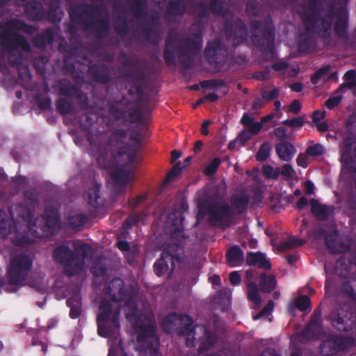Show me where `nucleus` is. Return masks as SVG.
<instances>
[{"instance_id": "nucleus-1", "label": "nucleus", "mask_w": 356, "mask_h": 356, "mask_svg": "<svg viewBox=\"0 0 356 356\" xmlns=\"http://www.w3.org/2000/svg\"><path fill=\"white\" fill-rule=\"evenodd\" d=\"M123 282L120 279L113 280L108 286V293L113 299L111 304L103 302L99 307L97 317L98 333L100 336L109 337L118 332V315L121 308L124 309L125 317L128 321H134V337L138 342L154 340V323L151 315L143 319L142 316L134 318L136 312L133 296L122 292Z\"/></svg>"}, {"instance_id": "nucleus-2", "label": "nucleus", "mask_w": 356, "mask_h": 356, "mask_svg": "<svg viewBox=\"0 0 356 356\" xmlns=\"http://www.w3.org/2000/svg\"><path fill=\"white\" fill-rule=\"evenodd\" d=\"M15 29H22V24H0V46L8 53L9 65L15 67V72L9 71L6 74V65L0 66V71L5 74L2 86L8 90L15 89L17 86H22V35Z\"/></svg>"}, {"instance_id": "nucleus-3", "label": "nucleus", "mask_w": 356, "mask_h": 356, "mask_svg": "<svg viewBox=\"0 0 356 356\" xmlns=\"http://www.w3.org/2000/svg\"><path fill=\"white\" fill-rule=\"evenodd\" d=\"M33 214L29 211L24 217V227L26 226V236L24 241L33 242L37 237L47 236L55 233L59 228L57 211L51 210L49 214L32 221Z\"/></svg>"}, {"instance_id": "nucleus-4", "label": "nucleus", "mask_w": 356, "mask_h": 356, "mask_svg": "<svg viewBox=\"0 0 356 356\" xmlns=\"http://www.w3.org/2000/svg\"><path fill=\"white\" fill-rule=\"evenodd\" d=\"M90 250L87 245H81L80 247L72 250L66 246L58 247L54 253V259L65 268L69 275H74L79 273L86 266L85 256L83 253Z\"/></svg>"}, {"instance_id": "nucleus-5", "label": "nucleus", "mask_w": 356, "mask_h": 356, "mask_svg": "<svg viewBox=\"0 0 356 356\" xmlns=\"http://www.w3.org/2000/svg\"><path fill=\"white\" fill-rule=\"evenodd\" d=\"M106 10L104 5L94 6L84 3L72 4L69 7L70 22H110L99 19Z\"/></svg>"}, {"instance_id": "nucleus-6", "label": "nucleus", "mask_w": 356, "mask_h": 356, "mask_svg": "<svg viewBox=\"0 0 356 356\" xmlns=\"http://www.w3.org/2000/svg\"><path fill=\"white\" fill-rule=\"evenodd\" d=\"M7 277L9 285L17 286L22 283V253L11 258Z\"/></svg>"}, {"instance_id": "nucleus-7", "label": "nucleus", "mask_w": 356, "mask_h": 356, "mask_svg": "<svg viewBox=\"0 0 356 356\" xmlns=\"http://www.w3.org/2000/svg\"><path fill=\"white\" fill-rule=\"evenodd\" d=\"M341 161L344 170H352L353 163L356 161V141L355 140L348 139L343 142L341 147Z\"/></svg>"}, {"instance_id": "nucleus-8", "label": "nucleus", "mask_w": 356, "mask_h": 356, "mask_svg": "<svg viewBox=\"0 0 356 356\" xmlns=\"http://www.w3.org/2000/svg\"><path fill=\"white\" fill-rule=\"evenodd\" d=\"M175 258L172 255L164 253L154 264V271L157 275L169 277L173 272Z\"/></svg>"}, {"instance_id": "nucleus-9", "label": "nucleus", "mask_w": 356, "mask_h": 356, "mask_svg": "<svg viewBox=\"0 0 356 356\" xmlns=\"http://www.w3.org/2000/svg\"><path fill=\"white\" fill-rule=\"evenodd\" d=\"M24 15L33 21H40L45 18L46 10L42 4L36 1L24 3Z\"/></svg>"}, {"instance_id": "nucleus-10", "label": "nucleus", "mask_w": 356, "mask_h": 356, "mask_svg": "<svg viewBox=\"0 0 356 356\" xmlns=\"http://www.w3.org/2000/svg\"><path fill=\"white\" fill-rule=\"evenodd\" d=\"M192 324L191 318L186 315H177L172 314L166 316L162 323L163 328L167 331H171L177 325H184L186 330H189Z\"/></svg>"}, {"instance_id": "nucleus-11", "label": "nucleus", "mask_w": 356, "mask_h": 356, "mask_svg": "<svg viewBox=\"0 0 356 356\" xmlns=\"http://www.w3.org/2000/svg\"><path fill=\"white\" fill-rule=\"evenodd\" d=\"M204 333V338L202 339L201 343L202 346L201 349H204L207 346L211 345L213 343V339L211 334H210L207 331L204 329V327L197 326L195 327V330H190L186 336V343L188 346H193L194 342V335L197 334Z\"/></svg>"}, {"instance_id": "nucleus-12", "label": "nucleus", "mask_w": 356, "mask_h": 356, "mask_svg": "<svg viewBox=\"0 0 356 356\" xmlns=\"http://www.w3.org/2000/svg\"><path fill=\"white\" fill-rule=\"evenodd\" d=\"M211 221L216 222L226 217L230 213V209L223 201L211 205L208 211Z\"/></svg>"}, {"instance_id": "nucleus-13", "label": "nucleus", "mask_w": 356, "mask_h": 356, "mask_svg": "<svg viewBox=\"0 0 356 356\" xmlns=\"http://www.w3.org/2000/svg\"><path fill=\"white\" fill-rule=\"evenodd\" d=\"M183 220L184 218L181 211H177L170 213L165 223L166 231L170 234L181 231Z\"/></svg>"}, {"instance_id": "nucleus-14", "label": "nucleus", "mask_w": 356, "mask_h": 356, "mask_svg": "<svg viewBox=\"0 0 356 356\" xmlns=\"http://www.w3.org/2000/svg\"><path fill=\"white\" fill-rule=\"evenodd\" d=\"M209 9L216 15L228 17L232 15L230 6L227 0H210Z\"/></svg>"}, {"instance_id": "nucleus-15", "label": "nucleus", "mask_w": 356, "mask_h": 356, "mask_svg": "<svg viewBox=\"0 0 356 356\" xmlns=\"http://www.w3.org/2000/svg\"><path fill=\"white\" fill-rule=\"evenodd\" d=\"M63 16V11L60 7L58 0H51L49 4L48 10L46 11L44 19H47L49 22H60Z\"/></svg>"}, {"instance_id": "nucleus-16", "label": "nucleus", "mask_w": 356, "mask_h": 356, "mask_svg": "<svg viewBox=\"0 0 356 356\" xmlns=\"http://www.w3.org/2000/svg\"><path fill=\"white\" fill-rule=\"evenodd\" d=\"M13 232H17L16 225H11L3 209H0V237L6 238Z\"/></svg>"}, {"instance_id": "nucleus-17", "label": "nucleus", "mask_w": 356, "mask_h": 356, "mask_svg": "<svg viewBox=\"0 0 356 356\" xmlns=\"http://www.w3.org/2000/svg\"><path fill=\"white\" fill-rule=\"evenodd\" d=\"M185 11V0H171L166 6V15L169 17L181 15Z\"/></svg>"}, {"instance_id": "nucleus-18", "label": "nucleus", "mask_w": 356, "mask_h": 356, "mask_svg": "<svg viewBox=\"0 0 356 356\" xmlns=\"http://www.w3.org/2000/svg\"><path fill=\"white\" fill-rule=\"evenodd\" d=\"M331 24H302L303 29L309 31V35H314V31H318V35L321 37H327L331 31Z\"/></svg>"}, {"instance_id": "nucleus-19", "label": "nucleus", "mask_w": 356, "mask_h": 356, "mask_svg": "<svg viewBox=\"0 0 356 356\" xmlns=\"http://www.w3.org/2000/svg\"><path fill=\"white\" fill-rule=\"evenodd\" d=\"M246 261L248 265H252L265 269H269L271 266L265 255L260 252L249 254Z\"/></svg>"}, {"instance_id": "nucleus-20", "label": "nucleus", "mask_w": 356, "mask_h": 356, "mask_svg": "<svg viewBox=\"0 0 356 356\" xmlns=\"http://www.w3.org/2000/svg\"><path fill=\"white\" fill-rule=\"evenodd\" d=\"M276 152L282 160L289 161L292 159L295 154V149L293 146L289 143H282L276 146Z\"/></svg>"}, {"instance_id": "nucleus-21", "label": "nucleus", "mask_w": 356, "mask_h": 356, "mask_svg": "<svg viewBox=\"0 0 356 356\" xmlns=\"http://www.w3.org/2000/svg\"><path fill=\"white\" fill-rule=\"evenodd\" d=\"M311 211L318 219L325 218L332 211V208L321 204L317 200L310 201Z\"/></svg>"}, {"instance_id": "nucleus-22", "label": "nucleus", "mask_w": 356, "mask_h": 356, "mask_svg": "<svg viewBox=\"0 0 356 356\" xmlns=\"http://www.w3.org/2000/svg\"><path fill=\"white\" fill-rule=\"evenodd\" d=\"M241 122L252 136L257 134L263 127L261 122H254L253 119L246 113L243 115Z\"/></svg>"}, {"instance_id": "nucleus-23", "label": "nucleus", "mask_w": 356, "mask_h": 356, "mask_svg": "<svg viewBox=\"0 0 356 356\" xmlns=\"http://www.w3.org/2000/svg\"><path fill=\"white\" fill-rule=\"evenodd\" d=\"M341 348L339 339L335 337L330 338L323 341L321 346V353L325 355H332Z\"/></svg>"}, {"instance_id": "nucleus-24", "label": "nucleus", "mask_w": 356, "mask_h": 356, "mask_svg": "<svg viewBox=\"0 0 356 356\" xmlns=\"http://www.w3.org/2000/svg\"><path fill=\"white\" fill-rule=\"evenodd\" d=\"M227 261L232 266L240 265L243 261V252L237 246L231 248L227 254Z\"/></svg>"}, {"instance_id": "nucleus-25", "label": "nucleus", "mask_w": 356, "mask_h": 356, "mask_svg": "<svg viewBox=\"0 0 356 356\" xmlns=\"http://www.w3.org/2000/svg\"><path fill=\"white\" fill-rule=\"evenodd\" d=\"M296 307L302 312L306 311L307 309H310L311 302L309 297L307 296H302L298 297L290 304L289 309L291 312H292Z\"/></svg>"}, {"instance_id": "nucleus-26", "label": "nucleus", "mask_w": 356, "mask_h": 356, "mask_svg": "<svg viewBox=\"0 0 356 356\" xmlns=\"http://www.w3.org/2000/svg\"><path fill=\"white\" fill-rule=\"evenodd\" d=\"M337 240L338 235L336 232L333 234V238L332 235L327 236L325 241L328 248L333 252H341L346 251L348 249V246L341 243L338 245L337 243Z\"/></svg>"}, {"instance_id": "nucleus-27", "label": "nucleus", "mask_w": 356, "mask_h": 356, "mask_svg": "<svg viewBox=\"0 0 356 356\" xmlns=\"http://www.w3.org/2000/svg\"><path fill=\"white\" fill-rule=\"evenodd\" d=\"M126 2L135 15H141L146 7L147 0H126Z\"/></svg>"}, {"instance_id": "nucleus-28", "label": "nucleus", "mask_w": 356, "mask_h": 356, "mask_svg": "<svg viewBox=\"0 0 356 356\" xmlns=\"http://www.w3.org/2000/svg\"><path fill=\"white\" fill-rule=\"evenodd\" d=\"M248 297L250 300L256 305L261 304V300L259 295V291L256 284L250 283L248 287Z\"/></svg>"}, {"instance_id": "nucleus-29", "label": "nucleus", "mask_w": 356, "mask_h": 356, "mask_svg": "<svg viewBox=\"0 0 356 356\" xmlns=\"http://www.w3.org/2000/svg\"><path fill=\"white\" fill-rule=\"evenodd\" d=\"M330 66H326L320 69L312 77V82L314 84H317L320 80H323V81H325L327 79H328L330 78Z\"/></svg>"}, {"instance_id": "nucleus-30", "label": "nucleus", "mask_w": 356, "mask_h": 356, "mask_svg": "<svg viewBox=\"0 0 356 356\" xmlns=\"http://www.w3.org/2000/svg\"><path fill=\"white\" fill-rule=\"evenodd\" d=\"M275 285L276 282L274 276H266V275H261V286L264 291H270L275 287Z\"/></svg>"}, {"instance_id": "nucleus-31", "label": "nucleus", "mask_w": 356, "mask_h": 356, "mask_svg": "<svg viewBox=\"0 0 356 356\" xmlns=\"http://www.w3.org/2000/svg\"><path fill=\"white\" fill-rule=\"evenodd\" d=\"M248 202V198L241 195L238 197H234L232 198V210L236 212H240L244 209Z\"/></svg>"}, {"instance_id": "nucleus-32", "label": "nucleus", "mask_w": 356, "mask_h": 356, "mask_svg": "<svg viewBox=\"0 0 356 356\" xmlns=\"http://www.w3.org/2000/svg\"><path fill=\"white\" fill-rule=\"evenodd\" d=\"M303 241L290 237L286 241H284L281 245L282 250H290L300 246L303 244Z\"/></svg>"}, {"instance_id": "nucleus-33", "label": "nucleus", "mask_w": 356, "mask_h": 356, "mask_svg": "<svg viewBox=\"0 0 356 356\" xmlns=\"http://www.w3.org/2000/svg\"><path fill=\"white\" fill-rule=\"evenodd\" d=\"M245 10L250 16H258L259 15V8L257 0H250L246 4Z\"/></svg>"}, {"instance_id": "nucleus-34", "label": "nucleus", "mask_w": 356, "mask_h": 356, "mask_svg": "<svg viewBox=\"0 0 356 356\" xmlns=\"http://www.w3.org/2000/svg\"><path fill=\"white\" fill-rule=\"evenodd\" d=\"M302 8L307 12L314 13L316 11L321 0H302Z\"/></svg>"}, {"instance_id": "nucleus-35", "label": "nucleus", "mask_w": 356, "mask_h": 356, "mask_svg": "<svg viewBox=\"0 0 356 356\" xmlns=\"http://www.w3.org/2000/svg\"><path fill=\"white\" fill-rule=\"evenodd\" d=\"M344 84L349 88L356 89V72L350 70L345 74Z\"/></svg>"}, {"instance_id": "nucleus-36", "label": "nucleus", "mask_w": 356, "mask_h": 356, "mask_svg": "<svg viewBox=\"0 0 356 356\" xmlns=\"http://www.w3.org/2000/svg\"><path fill=\"white\" fill-rule=\"evenodd\" d=\"M263 173L268 178L277 179L280 175V169L270 165H265L263 168Z\"/></svg>"}, {"instance_id": "nucleus-37", "label": "nucleus", "mask_w": 356, "mask_h": 356, "mask_svg": "<svg viewBox=\"0 0 356 356\" xmlns=\"http://www.w3.org/2000/svg\"><path fill=\"white\" fill-rule=\"evenodd\" d=\"M324 152L323 147L320 144H316L307 147L306 153L309 156H316L321 155Z\"/></svg>"}, {"instance_id": "nucleus-38", "label": "nucleus", "mask_w": 356, "mask_h": 356, "mask_svg": "<svg viewBox=\"0 0 356 356\" xmlns=\"http://www.w3.org/2000/svg\"><path fill=\"white\" fill-rule=\"evenodd\" d=\"M280 175H283L287 179H290L295 177L296 172L291 165L285 164L280 170Z\"/></svg>"}, {"instance_id": "nucleus-39", "label": "nucleus", "mask_w": 356, "mask_h": 356, "mask_svg": "<svg viewBox=\"0 0 356 356\" xmlns=\"http://www.w3.org/2000/svg\"><path fill=\"white\" fill-rule=\"evenodd\" d=\"M273 307H274V302L273 300H270L268 302V305H266V307H264L259 314L254 316L253 317V318L254 320H257L258 318L268 317L270 315Z\"/></svg>"}, {"instance_id": "nucleus-40", "label": "nucleus", "mask_w": 356, "mask_h": 356, "mask_svg": "<svg viewBox=\"0 0 356 356\" xmlns=\"http://www.w3.org/2000/svg\"><path fill=\"white\" fill-rule=\"evenodd\" d=\"M270 149V145L264 144L263 145H261V147H260V149L257 153V159L259 161L266 160L269 155Z\"/></svg>"}, {"instance_id": "nucleus-41", "label": "nucleus", "mask_w": 356, "mask_h": 356, "mask_svg": "<svg viewBox=\"0 0 356 356\" xmlns=\"http://www.w3.org/2000/svg\"><path fill=\"white\" fill-rule=\"evenodd\" d=\"M220 163V160L218 158L214 159L205 168L207 175L213 174Z\"/></svg>"}, {"instance_id": "nucleus-42", "label": "nucleus", "mask_w": 356, "mask_h": 356, "mask_svg": "<svg viewBox=\"0 0 356 356\" xmlns=\"http://www.w3.org/2000/svg\"><path fill=\"white\" fill-rule=\"evenodd\" d=\"M252 137V134L246 129H245L238 135L236 138L239 142V145H243Z\"/></svg>"}, {"instance_id": "nucleus-43", "label": "nucleus", "mask_w": 356, "mask_h": 356, "mask_svg": "<svg viewBox=\"0 0 356 356\" xmlns=\"http://www.w3.org/2000/svg\"><path fill=\"white\" fill-rule=\"evenodd\" d=\"M181 167L180 166V163H177L173 168L170 170V172L168 174L165 182H168L170 180H171L173 177L177 176L181 173Z\"/></svg>"}, {"instance_id": "nucleus-44", "label": "nucleus", "mask_w": 356, "mask_h": 356, "mask_svg": "<svg viewBox=\"0 0 356 356\" xmlns=\"http://www.w3.org/2000/svg\"><path fill=\"white\" fill-rule=\"evenodd\" d=\"M284 124L291 126L293 127H300L303 124V120L302 118H296L291 120H286L283 122Z\"/></svg>"}, {"instance_id": "nucleus-45", "label": "nucleus", "mask_w": 356, "mask_h": 356, "mask_svg": "<svg viewBox=\"0 0 356 356\" xmlns=\"http://www.w3.org/2000/svg\"><path fill=\"white\" fill-rule=\"evenodd\" d=\"M341 97L340 96L332 97L325 102V105L328 108L332 109L341 102Z\"/></svg>"}, {"instance_id": "nucleus-46", "label": "nucleus", "mask_w": 356, "mask_h": 356, "mask_svg": "<svg viewBox=\"0 0 356 356\" xmlns=\"http://www.w3.org/2000/svg\"><path fill=\"white\" fill-rule=\"evenodd\" d=\"M308 156L309 155L307 153L301 154L298 155V156L296 159L297 164L300 166L305 168L308 165V163H309Z\"/></svg>"}, {"instance_id": "nucleus-47", "label": "nucleus", "mask_w": 356, "mask_h": 356, "mask_svg": "<svg viewBox=\"0 0 356 356\" xmlns=\"http://www.w3.org/2000/svg\"><path fill=\"white\" fill-rule=\"evenodd\" d=\"M333 324L337 329L340 331H346L348 330V327L344 325L343 320L340 317L333 319Z\"/></svg>"}, {"instance_id": "nucleus-48", "label": "nucleus", "mask_w": 356, "mask_h": 356, "mask_svg": "<svg viewBox=\"0 0 356 356\" xmlns=\"http://www.w3.org/2000/svg\"><path fill=\"white\" fill-rule=\"evenodd\" d=\"M325 117V111H316L313 113L312 119L314 124L321 122Z\"/></svg>"}, {"instance_id": "nucleus-49", "label": "nucleus", "mask_w": 356, "mask_h": 356, "mask_svg": "<svg viewBox=\"0 0 356 356\" xmlns=\"http://www.w3.org/2000/svg\"><path fill=\"white\" fill-rule=\"evenodd\" d=\"M301 106L300 103L298 100H294L289 106V111L296 114L300 110Z\"/></svg>"}, {"instance_id": "nucleus-50", "label": "nucleus", "mask_w": 356, "mask_h": 356, "mask_svg": "<svg viewBox=\"0 0 356 356\" xmlns=\"http://www.w3.org/2000/svg\"><path fill=\"white\" fill-rule=\"evenodd\" d=\"M28 284L29 285L33 288H35L37 289H41L43 284V280L41 277L38 276L35 278V282L29 281Z\"/></svg>"}, {"instance_id": "nucleus-51", "label": "nucleus", "mask_w": 356, "mask_h": 356, "mask_svg": "<svg viewBox=\"0 0 356 356\" xmlns=\"http://www.w3.org/2000/svg\"><path fill=\"white\" fill-rule=\"evenodd\" d=\"M11 241L15 246L22 247V234L17 232L15 237L11 238Z\"/></svg>"}, {"instance_id": "nucleus-52", "label": "nucleus", "mask_w": 356, "mask_h": 356, "mask_svg": "<svg viewBox=\"0 0 356 356\" xmlns=\"http://www.w3.org/2000/svg\"><path fill=\"white\" fill-rule=\"evenodd\" d=\"M347 29L346 24H337L335 26V31L337 35L342 37Z\"/></svg>"}, {"instance_id": "nucleus-53", "label": "nucleus", "mask_w": 356, "mask_h": 356, "mask_svg": "<svg viewBox=\"0 0 356 356\" xmlns=\"http://www.w3.org/2000/svg\"><path fill=\"white\" fill-rule=\"evenodd\" d=\"M229 280L232 284H238L241 282V276L237 272L234 271L230 274Z\"/></svg>"}, {"instance_id": "nucleus-54", "label": "nucleus", "mask_w": 356, "mask_h": 356, "mask_svg": "<svg viewBox=\"0 0 356 356\" xmlns=\"http://www.w3.org/2000/svg\"><path fill=\"white\" fill-rule=\"evenodd\" d=\"M70 225L74 227L79 226L82 222L83 220L80 216H74L69 220Z\"/></svg>"}, {"instance_id": "nucleus-55", "label": "nucleus", "mask_w": 356, "mask_h": 356, "mask_svg": "<svg viewBox=\"0 0 356 356\" xmlns=\"http://www.w3.org/2000/svg\"><path fill=\"white\" fill-rule=\"evenodd\" d=\"M88 199L90 200V204H94L95 202L98 198V193H97V189L93 188L90 191V192L88 193Z\"/></svg>"}, {"instance_id": "nucleus-56", "label": "nucleus", "mask_w": 356, "mask_h": 356, "mask_svg": "<svg viewBox=\"0 0 356 356\" xmlns=\"http://www.w3.org/2000/svg\"><path fill=\"white\" fill-rule=\"evenodd\" d=\"M22 104L20 102L13 104L12 106V111L15 115H19L21 114V110Z\"/></svg>"}, {"instance_id": "nucleus-57", "label": "nucleus", "mask_w": 356, "mask_h": 356, "mask_svg": "<svg viewBox=\"0 0 356 356\" xmlns=\"http://www.w3.org/2000/svg\"><path fill=\"white\" fill-rule=\"evenodd\" d=\"M274 134L277 138L282 139L286 136V130L282 127H278L274 130Z\"/></svg>"}, {"instance_id": "nucleus-58", "label": "nucleus", "mask_w": 356, "mask_h": 356, "mask_svg": "<svg viewBox=\"0 0 356 356\" xmlns=\"http://www.w3.org/2000/svg\"><path fill=\"white\" fill-rule=\"evenodd\" d=\"M316 129L321 132H325L327 130L328 126L325 122H318L314 124Z\"/></svg>"}, {"instance_id": "nucleus-59", "label": "nucleus", "mask_w": 356, "mask_h": 356, "mask_svg": "<svg viewBox=\"0 0 356 356\" xmlns=\"http://www.w3.org/2000/svg\"><path fill=\"white\" fill-rule=\"evenodd\" d=\"M330 1L333 6H339L343 7L347 5L348 0H330Z\"/></svg>"}, {"instance_id": "nucleus-60", "label": "nucleus", "mask_w": 356, "mask_h": 356, "mask_svg": "<svg viewBox=\"0 0 356 356\" xmlns=\"http://www.w3.org/2000/svg\"><path fill=\"white\" fill-rule=\"evenodd\" d=\"M80 313H81V309L79 306L74 307L71 308L70 316L72 318H77L80 315Z\"/></svg>"}, {"instance_id": "nucleus-61", "label": "nucleus", "mask_w": 356, "mask_h": 356, "mask_svg": "<svg viewBox=\"0 0 356 356\" xmlns=\"http://www.w3.org/2000/svg\"><path fill=\"white\" fill-rule=\"evenodd\" d=\"M278 95V90L277 89L273 90L270 92H266L264 97L268 99H273Z\"/></svg>"}, {"instance_id": "nucleus-62", "label": "nucleus", "mask_w": 356, "mask_h": 356, "mask_svg": "<svg viewBox=\"0 0 356 356\" xmlns=\"http://www.w3.org/2000/svg\"><path fill=\"white\" fill-rule=\"evenodd\" d=\"M210 124V120H207L202 123L201 128V132L202 134L207 135L209 134L208 127Z\"/></svg>"}, {"instance_id": "nucleus-63", "label": "nucleus", "mask_w": 356, "mask_h": 356, "mask_svg": "<svg viewBox=\"0 0 356 356\" xmlns=\"http://www.w3.org/2000/svg\"><path fill=\"white\" fill-rule=\"evenodd\" d=\"M314 190V184L310 182L307 181L305 183V191L308 194H313Z\"/></svg>"}, {"instance_id": "nucleus-64", "label": "nucleus", "mask_w": 356, "mask_h": 356, "mask_svg": "<svg viewBox=\"0 0 356 356\" xmlns=\"http://www.w3.org/2000/svg\"><path fill=\"white\" fill-rule=\"evenodd\" d=\"M286 66H287V65L285 63L281 62V63H277L274 64L273 67L274 70L279 71V70H282L285 69L286 67Z\"/></svg>"}]
</instances>
